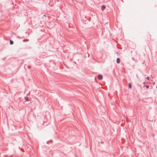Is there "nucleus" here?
<instances>
[{"instance_id":"nucleus-5","label":"nucleus","mask_w":157,"mask_h":157,"mask_svg":"<svg viewBox=\"0 0 157 157\" xmlns=\"http://www.w3.org/2000/svg\"><path fill=\"white\" fill-rule=\"evenodd\" d=\"M128 86L130 88H132V85H131V83H129Z\"/></svg>"},{"instance_id":"nucleus-7","label":"nucleus","mask_w":157,"mask_h":157,"mask_svg":"<svg viewBox=\"0 0 157 157\" xmlns=\"http://www.w3.org/2000/svg\"><path fill=\"white\" fill-rule=\"evenodd\" d=\"M147 79L149 80V77H147Z\"/></svg>"},{"instance_id":"nucleus-10","label":"nucleus","mask_w":157,"mask_h":157,"mask_svg":"<svg viewBox=\"0 0 157 157\" xmlns=\"http://www.w3.org/2000/svg\"><path fill=\"white\" fill-rule=\"evenodd\" d=\"M156 88H157V86H156Z\"/></svg>"},{"instance_id":"nucleus-3","label":"nucleus","mask_w":157,"mask_h":157,"mask_svg":"<svg viewBox=\"0 0 157 157\" xmlns=\"http://www.w3.org/2000/svg\"><path fill=\"white\" fill-rule=\"evenodd\" d=\"M117 62L118 63H119L120 62V60L119 58H117Z\"/></svg>"},{"instance_id":"nucleus-8","label":"nucleus","mask_w":157,"mask_h":157,"mask_svg":"<svg viewBox=\"0 0 157 157\" xmlns=\"http://www.w3.org/2000/svg\"><path fill=\"white\" fill-rule=\"evenodd\" d=\"M146 87L147 88H149V86H146Z\"/></svg>"},{"instance_id":"nucleus-1","label":"nucleus","mask_w":157,"mask_h":157,"mask_svg":"<svg viewBox=\"0 0 157 157\" xmlns=\"http://www.w3.org/2000/svg\"><path fill=\"white\" fill-rule=\"evenodd\" d=\"M98 78L100 79H102V76L101 75H98Z\"/></svg>"},{"instance_id":"nucleus-2","label":"nucleus","mask_w":157,"mask_h":157,"mask_svg":"<svg viewBox=\"0 0 157 157\" xmlns=\"http://www.w3.org/2000/svg\"><path fill=\"white\" fill-rule=\"evenodd\" d=\"M105 6L104 5L102 6L101 8L102 10L103 11V10L105 9Z\"/></svg>"},{"instance_id":"nucleus-9","label":"nucleus","mask_w":157,"mask_h":157,"mask_svg":"<svg viewBox=\"0 0 157 157\" xmlns=\"http://www.w3.org/2000/svg\"><path fill=\"white\" fill-rule=\"evenodd\" d=\"M143 83H144V84H145V82H144Z\"/></svg>"},{"instance_id":"nucleus-6","label":"nucleus","mask_w":157,"mask_h":157,"mask_svg":"<svg viewBox=\"0 0 157 157\" xmlns=\"http://www.w3.org/2000/svg\"><path fill=\"white\" fill-rule=\"evenodd\" d=\"M25 100L27 101H29V98L28 97H27L26 98H25Z\"/></svg>"},{"instance_id":"nucleus-4","label":"nucleus","mask_w":157,"mask_h":157,"mask_svg":"<svg viewBox=\"0 0 157 157\" xmlns=\"http://www.w3.org/2000/svg\"><path fill=\"white\" fill-rule=\"evenodd\" d=\"M13 43V42L11 40H10V44H12Z\"/></svg>"}]
</instances>
